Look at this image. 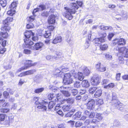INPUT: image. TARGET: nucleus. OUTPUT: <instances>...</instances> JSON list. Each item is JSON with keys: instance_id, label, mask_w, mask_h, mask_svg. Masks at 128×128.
Wrapping results in <instances>:
<instances>
[{"instance_id": "nucleus-45", "label": "nucleus", "mask_w": 128, "mask_h": 128, "mask_svg": "<svg viewBox=\"0 0 128 128\" xmlns=\"http://www.w3.org/2000/svg\"><path fill=\"white\" fill-rule=\"evenodd\" d=\"M82 124L81 122L79 121H78L76 122L75 126L76 127H79L82 126Z\"/></svg>"}, {"instance_id": "nucleus-13", "label": "nucleus", "mask_w": 128, "mask_h": 128, "mask_svg": "<svg viewBox=\"0 0 128 128\" xmlns=\"http://www.w3.org/2000/svg\"><path fill=\"white\" fill-rule=\"evenodd\" d=\"M43 46V44L41 42H37L34 46V49L36 50H39L41 49Z\"/></svg>"}, {"instance_id": "nucleus-10", "label": "nucleus", "mask_w": 128, "mask_h": 128, "mask_svg": "<svg viewBox=\"0 0 128 128\" xmlns=\"http://www.w3.org/2000/svg\"><path fill=\"white\" fill-rule=\"evenodd\" d=\"M100 82L99 78L98 77H93L90 80V83L93 86H97Z\"/></svg>"}, {"instance_id": "nucleus-41", "label": "nucleus", "mask_w": 128, "mask_h": 128, "mask_svg": "<svg viewBox=\"0 0 128 128\" xmlns=\"http://www.w3.org/2000/svg\"><path fill=\"white\" fill-rule=\"evenodd\" d=\"M3 95L4 98H6L9 96V94L8 92L6 91H4L3 93Z\"/></svg>"}, {"instance_id": "nucleus-58", "label": "nucleus", "mask_w": 128, "mask_h": 128, "mask_svg": "<svg viewBox=\"0 0 128 128\" xmlns=\"http://www.w3.org/2000/svg\"><path fill=\"white\" fill-rule=\"evenodd\" d=\"M46 99H45L44 100H43L41 102V103L42 104V105H46L48 104V102L46 101Z\"/></svg>"}, {"instance_id": "nucleus-56", "label": "nucleus", "mask_w": 128, "mask_h": 128, "mask_svg": "<svg viewBox=\"0 0 128 128\" xmlns=\"http://www.w3.org/2000/svg\"><path fill=\"white\" fill-rule=\"evenodd\" d=\"M34 34L32 32V40L34 41H37L38 39V37L37 36H35Z\"/></svg>"}, {"instance_id": "nucleus-31", "label": "nucleus", "mask_w": 128, "mask_h": 128, "mask_svg": "<svg viewBox=\"0 0 128 128\" xmlns=\"http://www.w3.org/2000/svg\"><path fill=\"white\" fill-rule=\"evenodd\" d=\"M55 104L54 102L52 101L50 102L48 104V108L50 109L53 108Z\"/></svg>"}, {"instance_id": "nucleus-49", "label": "nucleus", "mask_w": 128, "mask_h": 128, "mask_svg": "<svg viewBox=\"0 0 128 128\" xmlns=\"http://www.w3.org/2000/svg\"><path fill=\"white\" fill-rule=\"evenodd\" d=\"M61 106H60V105L59 104H57L54 110H55L57 112V111L59 110L61 108Z\"/></svg>"}, {"instance_id": "nucleus-43", "label": "nucleus", "mask_w": 128, "mask_h": 128, "mask_svg": "<svg viewBox=\"0 0 128 128\" xmlns=\"http://www.w3.org/2000/svg\"><path fill=\"white\" fill-rule=\"evenodd\" d=\"M105 58L108 60H112V56L109 53L106 54H105Z\"/></svg>"}, {"instance_id": "nucleus-64", "label": "nucleus", "mask_w": 128, "mask_h": 128, "mask_svg": "<svg viewBox=\"0 0 128 128\" xmlns=\"http://www.w3.org/2000/svg\"><path fill=\"white\" fill-rule=\"evenodd\" d=\"M86 90H80V93L81 94H84L86 92Z\"/></svg>"}, {"instance_id": "nucleus-27", "label": "nucleus", "mask_w": 128, "mask_h": 128, "mask_svg": "<svg viewBox=\"0 0 128 128\" xmlns=\"http://www.w3.org/2000/svg\"><path fill=\"white\" fill-rule=\"evenodd\" d=\"M67 103L69 104H73L74 102V99L72 98H69L66 99Z\"/></svg>"}, {"instance_id": "nucleus-30", "label": "nucleus", "mask_w": 128, "mask_h": 128, "mask_svg": "<svg viewBox=\"0 0 128 128\" xmlns=\"http://www.w3.org/2000/svg\"><path fill=\"white\" fill-rule=\"evenodd\" d=\"M96 103L98 106H100L103 103V100L101 99H98L96 100Z\"/></svg>"}, {"instance_id": "nucleus-40", "label": "nucleus", "mask_w": 128, "mask_h": 128, "mask_svg": "<svg viewBox=\"0 0 128 128\" xmlns=\"http://www.w3.org/2000/svg\"><path fill=\"white\" fill-rule=\"evenodd\" d=\"M38 7L40 9V11H42L44 10H45L46 8V6L45 5L41 4Z\"/></svg>"}, {"instance_id": "nucleus-12", "label": "nucleus", "mask_w": 128, "mask_h": 128, "mask_svg": "<svg viewBox=\"0 0 128 128\" xmlns=\"http://www.w3.org/2000/svg\"><path fill=\"white\" fill-rule=\"evenodd\" d=\"M55 16L53 14L50 15L49 16L48 20V22L50 24H53L56 22Z\"/></svg>"}, {"instance_id": "nucleus-18", "label": "nucleus", "mask_w": 128, "mask_h": 128, "mask_svg": "<svg viewBox=\"0 0 128 128\" xmlns=\"http://www.w3.org/2000/svg\"><path fill=\"white\" fill-rule=\"evenodd\" d=\"M93 42L94 44H96L97 46L98 45L104 42H102L100 38H94L93 40Z\"/></svg>"}, {"instance_id": "nucleus-37", "label": "nucleus", "mask_w": 128, "mask_h": 128, "mask_svg": "<svg viewBox=\"0 0 128 128\" xmlns=\"http://www.w3.org/2000/svg\"><path fill=\"white\" fill-rule=\"evenodd\" d=\"M1 112L4 113H7L10 112V109L9 108H2L1 109Z\"/></svg>"}, {"instance_id": "nucleus-42", "label": "nucleus", "mask_w": 128, "mask_h": 128, "mask_svg": "<svg viewBox=\"0 0 128 128\" xmlns=\"http://www.w3.org/2000/svg\"><path fill=\"white\" fill-rule=\"evenodd\" d=\"M96 118L99 120V121H100L102 120L103 117L101 114L97 113L96 115Z\"/></svg>"}, {"instance_id": "nucleus-46", "label": "nucleus", "mask_w": 128, "mask_h": 128, "mask_svg": "<svg viewBox=\"0 0 128 128\" xmlns=\"http://www.w3.org/2000/svg\"><path fill=\"white\" fill-rule=\"evenodd\" d=\"M54 97V94H48V98L50 100H51Z\"/></svg>"}, {"instance_id": "nucleus-24", "label": "nucleus", "mask_w": 128, "mask_h": 128, "mask_svg": "<svg viewBox=\"0 0 128 128\" xmlns=\"http://www.w3.org/2000/svg\"><path fill=\"white\" fill-rule=\"evenodd\" d=\"M6 114H0V122L4 121L6 117Z\"/></svg>"}, {"instance_id": "nucleus-36", "label": "nucleus", "mask_w": 128, "mask_h": 128, "mask_svg": "<svg viewBox=\"0 0 128 128\" xmlns=\"http://www.w3.org/2000/svg\"><path fill=\"white\" fill-rule=\"evenodd\" d=\"M115 86L114 84L113 83H110L107 85L105 86L104 88H112Z\"/></svg>"}, {"instance_id": "nucleus-11", "label": "nucleus", "mask_w": 128, "mask_h": 128, "mask_svg": "<svg viewBox=\"0 0 128 128\" xmlns=\"http://www.w3.org/2000/svg\"><path fill=\"white\" fill-rule=\"evenodd\" d=\"M87 108L90 110H92L95 105V100L93 99H91L87 103Z\"/></svg>"}, {"instance_id": "nucleus-34", "label": "nucleus", "mask_w": 128, "mask_h": 128, "mask_svg": "<svg viewBox=\"0 0 128 128\" xmlns=\"http://www.w3.org/2000/svg\"><path fill=\"white\" fill-rule=\"evenodd\" d=\"M61 92L64 95L66 96H70V94L68 91L62 90Z\"/></svg>"}, {"instance_id": "nucleus-5", "label": "nucleus", "mask_w": 128, "mask_h": 128, "mask_svg": "<svg viewBox=\"0 0 128 128\" xmlns=\"http://www.w3.org/2000/svg\"><path fill=\"white\" fill-rule=\"evenodd\" d=\"M112 44L114 46L117 44L118 46H124L126 44V41L123 38H116L112 40Z\"/></svg>"}, {"instance_id": "nucleus-15", "label": "nucleus", "mask_w": 128, "mask_h": 128, "mask_svg": "<svg viewBox=\"0 0 128 128\" xmlns=\"http://www.w3.org/2000/svg\"><path fill=\"white\" fill-rule=\"evenodd\" d=\"M82 86L85 88L88 87L90 86V83L87 80H84L82 82Z\"/></svg>"}, {"instance_id": "nucleus-47", "label": "nucleus", "mask_w": 128, "mask_h": 128, "mask_svg": "<svg viewBox=\"0 0 128 128\" xmlns=\"http://www.w3.org/2000/svg\"><path fill=\"white\" fill-rule=\"evenodd\" d=\"M23 52L26 54H28L31 53V51L30 50L25 49L24 50Z\"/></svg>"}, {"instance_id": "nucleus-25", "label": "nucleus", "mask_w": 128, "mask_h": 128, "mask_svg": "<svg viewBox=\"0 0 128 128\" xmlns=\"http://www.w3.org/2000/svg\"><path fill=\"white\" fill-rule=\"evenodd\" d=\"M78 80L80 81L82 80L84 78L83 74L81 72H79L78 73Z\"/></svg>"}, {"instance_id": "nucleus-4", "label": "nucleus", "mask_w": 128, "mask_h": 128, "mask_svg": "<svg viewBox=\"0 0 128 128\" xmlns=\"http://www.w3.org/2000/svg\"><path fill=\"white\" fill-rule=\"evenodd\" d=\"M32 34V32L31 30L26 31L24 33V36L26 38L24 40V42L26 44L28 45V47L29 48L31 47L32 45V41L30 40L29 38L31 36Z\"/></svg>"}, {"instance_id": "nucleus-60", "label": "nucleus", "mask_w": 128, "mask_h": 128, "mask_svg": "<svg viewBox=\"0 0 128 128\" xmlns=\"http://www.w3.org/2000/svg\"><path fill=\"white\" fill-rule=\"evenodd\" d=\"M38 34L39 36H44V32L42 30H40L38 32Z\"/></svg>"}, {"instance_id": "nucleus-62", "label": "nucleus", "mask_w": 128, "mask_h": 128, "mask_svg": "<svg viewBox=\"0 0 128 128\" xmlns=\"http://www.w3.org/2000/svg\"><path fill=\"white\" fill-rule=\"evenodd\" d=\"M114 34L113 33L110 34L108 36V38L109 40H110L113 36Z\"/></svg>"}, {"instance_id": "nucleus-32", "label": "nucleus", "mask_w": 128, "mask_h": 128, "mask_svg": "<svg viewBox=\"0 0 128 128\" xmlns=\"http://www.w3.org/2000/svg\"><path fill=\"white\" fill-rule=\"evenodd\" d=\"M6 0H0V4L3 7H5L6 5Z\"/></svg>"}, {"instance_id": "nucleus-21", "label": "nucleus", "mask_w": 128, "mask_h": 128, "mask_svg": "<svg viewBox=\"0 0 128 128\" xmlns=\"http://www.w3.org/2000/svg\"><path fill=\"white\" fill-rule=\"evenodd\" d=\"M16 13V11L15 10L10 9V10L7 12V14L8 15L12 16H13Z\"/></svg>"}, {"instance_id": "nucleus-44", "label": "nucleus", "mask_w": 128, "mask_h": 128, "mask_svg": "<svg viewBox=\"0 0 128 128\" xmlns=\"http://www.w3.org/2000/svg\"><path fill=\"white\" fill-rule=\"evenodd\" d=\"M26 82L24 81L23 79L20 78L18 83V85L19 86H21L24 83Z\"/></svg>"}, {"instance_id": "nucleus-61", "label": "nucleus", "mask_w": 128, "mask_h": 128, "mask_svg": "<svg viewBox=\"0 0 128 128\" xmlns=\"http://www.w3.org/2000/svg\"><path fill=\"white\" fill-rule=\"evenodd\" d=\"M40 9L38 8H36L34 9L32 12V14H34V13L38 11H40Z\"/></svg>"}, {"instance_id": "nucleus-48", "label": "nucleus", "mask_w": 128, "mask_h": 128, "mask_svg": "<svg viewBox=\"0 0 128 128\" xmlns=\"http://www.w3.org/2000/svg\"><path fill=\"white\" fill-rule=\"evenodd\" d=\"M6 51V49L4 47L3 48H1L0 49V54H3Z\"/></svg>"}, {"instance_id": "nucleus-59", "label": "nucleus", "mask_w": 128, "mask_h": 128, "mask_svg": "<svg viewBox=\"0 0 128 128\" xmlns=\"http://www.w3.org/2000/svg\"><path fill=\"white\" fill-rule=\"evenodd\" d=\"M95 113L93 112H91L90 114L89 115L88 117L90 118H93L94 116Z\"/></svg>"}, {"instance_id": "nucleus-7", "label": "nucleus", "mask_w": 128, "mask_h": 128, "mask_svg": "<svg viewBox=\"0 0 128 128\" xmlns=\"http://www.w3.org/2000/svg\"><path fill=\"white\" fill-rule=\"evenodd\" d=\"M72 75L70 73L66 74L64 75L63 79L64 82L66 84H70L72 82L73 80L71 78Z\"/></svg>"}, {"instance_id": "nucleus-35", "label": "nucleus", "mask_w": 128, "mask_h": 128, "mask_svg": "<svg viewBox=\"0 0 128 128\" xmlns=\"http://www.w3.org/2000/svg\"><path fill=\"white\" fill-rule=\"evenodd\" d=\"M51 33L50 32L48 31H46L45 33L44 34V36L45 38H48L51 36Z\"/></svg>"}, {"instance_id": "nucleus-14", "label": "nucleus", "mask_w": 128, "mask_h": 128, "mask_svg": "<svg viewBox=\"0 0 128 128\" xmlns=\"http://www.w3.org/2000/svg\"><path fill=\"white\" fill-rule=\"evenodd\" d=\"M32 74V71L31 70H28L22 72L18 75V76L20 77L31 74Z\"/></svg>"}, {"instance_id": "nucleus-20", "label": "nucleus", "mask_w": 128, "mask_h": 128, "mask_svg": "<svg viewBox=\"0 0 128 128\" xmlns=\"http://www.w3.org/2000/svg\"><path fill=\"white\" fill-rule=\"evenodd\" d=\"M108 46L107 44H101L100 46V49L102 51H104L107 50Z\"/></svg>"}, {"instance_id": "nucleus-52", "label": "nucleus", "mask_w": 128, "mask_h": 128, "mask_svg": "<svg viewBox=\"0 0 128 128\" xmlns=\"http://www.w3.org/2000/svg\"><path fill=\"white\" fill-rule=\"evenodd\" d=\"M80 84L79 82H76L74 84V87L78 88L80 86Z\"/></svg>"}, {"instance_id": "nucleus-38", "label": "nucleus", "mask_w": 128, "mask_h": 128, "mask_svg": "<svg viewBox=\"0 0 128 128\" xmlns=\"http://www.w3.org/2000/svg\"><path fill=\"white\" fill-rule=\"evenodd\" d=\"M26 62L25 64L26 66H28V68L31 67L32 65L31 64L32 61L29 60H27L26 61Z\"/></svg>"}, {"instance_id": "nucleus-28", "label": "nucleus", "mask_w": 128, "mask_h": 128, "mask_svg": "<svg viewBox=\"0 0 128 128\" xmlns=\"http://www.w3.org/2000/svg\"><path fill=\"white\" fill-rule=\"evenodd\" d=\"M90 72V71L87 68H84L83 70V73L86 76L88 75Z\"/></svg>"}, {"instance_id": "nucleus-6", "label": "nucleus", "mask_w": 128, "mask_h": 128, "mask_svg": "<svg viewBox=\"0 0 128 128\" xmlns=\"http://www.w3.org/2000/svg\"><path fill=\"white\" fill-rule=\"evenodd\" d=\"M114 106L115 108L121 112H123L126 110V108H125V106L118 100L114 104Z\"/></svg>"}, {"instance_id": "nucleus-33", "label": "nucleus", "mask_w": 128, "mask_h": 128, "mask_svg": "<svg viewBox=\"0 0 128 128\" xmlns=\"http://www.w3.org/2000/svg\"><path fill=\"white\" fill-rule=\"evenodd\" d=\"M28 68V66H26L25 65L24 66H22L21 68H19L17 72H20L22 71H23L27 69Z\"/></svg>"}, {"instance_id": "nucleus-16", "label": "nucleus", "mask_w": 128, "mask_h": 128, "mask_svg": "<svg viewBox=\"0 0 128 128\" xmlns=\"http://www.w3.org/2000/svg\"><path fill=\"white\" fill-rule=\"evenodd\" d=\"M97 90L94 94V96L96 98L100 96L102 94V90L100 87H98V88H97Z\"/></svg>"}, {"instance_id": "nucleus-8", "label": "nucleus", "mask_w": 128, "mask_h": 128, "mask_svg": "<svg viewBox=\"0 0 128 128\" xmlns=\"http://www.w3.org/2000/svg\"><path fill=\"white\" fill-rule=\"evenodd\" d=\"M95 68L98 72H103L106 71V68L105 66L101 64L100 62H98L96 65Z\"/></svg>"}, {"instance_id": "nucleus-3", "label": "nucleus", "mask_w": 128, "mask_h": 128, "mask_svg": "<svg viewBox=\"0 0 128 128\" xmlns=\"http://www.w3.org/2000/svg\"><path fill=\"white\" fill-rule=\"evenodd\" d=\"M116 50L118 51L119 54H120L122 56H119L118 59V63L120 64H124L125 62V60L123 58L124 57L128 58V48L126 46H122L121 47H117Z\"/></svg>"}, {"instance_id": "nucleus-1", "label": "nucleus", "mask_w": 128, "mask_h": 128, "mask_svg": "<svg viewBox=\"0 0 128 128\" xmlns=\"http://www.w3.org/2000/svg\"><path fill=\"white\" fill-rule=\"evenodd\" d=\"M13 20L12 17H7L5 20H3V25L1 28V32H0V36L4 39L7 38L8 36L7 32H9L11 29L10 24Z\"/></svg>"}, {"instance_id": "nucleus-39", "label": "nucleus", "mask_w": 128, "mask_h": 128, "mask_svg": "<svg viewBox=\"0 0 128 128\" xmlns=\"http://www.w3.org/2000/svg\"><path fill=\"white\" fill-rule=\"evenodd\" d=\"M54 26L52 25L49 26L47 27V29L50 31H53L54 29Z\"/></svg>"}, {"instance_id": "nucleus-29", "label": "nucleus", "mask_w": 128, "mask_h": 128, "mask_svg": "<svg viewBox=\"0 0 128 128\" xmlns=\"http://www.w3.org/2000/svg\"><path fill=\"white\" fill-rule=\"evenodd\" d=\"M44 90V88H41L35 89L34 92L36 94H39L42 92Z\"/></svg>"}, {"instance_id": "nucleus-9", "label": "nucleus", "mask_w": 128, "mask_h": 128, "mask_svg": "<svg viewBox=\"0 0 128 128\" xmlns=\"http://www.w3.org/2000/svg\"><path fill=\"white\" fill-rule=\"evenodd\" d=\"M39 98L38 97H34L33 98V100L35 101V103L36 104H38L37 108L38 109H43L44 110H46L47 108L46 106H43L38 101Z\"/></svg>"}, {"instance_id": "nucleus-26", "label": "nucleus", "mask_w": 128, "mask_h": 128, "mask_svg": "<svg viewBox=\"0 0 128 128\" xmlns=\"http://www.w3.org/2000/svg\"><path fill=\"white\" fill-rule=\"evenodd\" d=\"M62 108L64 112H68L70 110V106H64L62 107Z\"/></svg>"}, {"instance_id": "nucleus-57", "label": "nucleus", "mask_w": 128, "mask_h": 128, "mask_svg": "<svg viewBox=\"0 0 128 128\" xmlns=\"http://www.w3.org/2000/svg\"><path fill=\"white\" fill-rule=\"evenodd\" d=\"M56 112L58 114L62 116H63L64 115V113L61 110H59L57 111V112Z\"/></svg>"}, {"instance_id": "nucleus-54", "label": "nucleus", "mask_w": 128, "mask_h": 128, "mask_svg": "<svg viewBox=\"0 0 128 128\" xmlns=\"http://www.w3.org/2000/svg\"><path fill=\"white\" fill-rule=\"evenodd\" d=\"M72 92L73 95L75 96L77 94L78 91L76 89H73L72 90Z\"/></svg>"}, {"instance_id": "nucleus-17", "label": "nucleus", "mask_w": 128, "mask_h": 128, "mask_svg": "<svg viewBox=\"0 0 128 128\" xmlns=\"http://www.w3.org/2000/svg\"><path fill=\"white\" fill-rule=\"evenodd\" d=\"M62 40V37L60 36H57L52 41V43L56 44L60 42Z\"/></svg>"}, {"instance_id": "nucleus-19", "label": "nucleus", "mask_w": 128, "mask_h": 128, "mask_svg": "<svg viewBox=\"0 0 128 128\" xmlns=\"http://www.w3.org/2000/svg\"><path fill=\"white\" fill-rule=\"evenodd\" d=\"M99 36H100L99 38L102 42H104L105 41V39L106 38L107 34L106 33H104L99 34Z\"/></svg>"}, {"instance_id": "nucleus-51", "label": "nucleus", "mask_w": 128, "mask_h": 128, "mask_svg": "<svg viewBox=\"0 0 128 128\" xmlns=\"http://www.w3.org/2000/svg\"><path fill=\"white\" fill-rule=\"evenodd\" d=\"M122 78L123 80H128V74L124 75L122 76Z\"/></svg>"}, {"instance_id": "nucleus-53", "label": "nucleus", "mask_w": 128, "mask_h": 128, "mask_svg": "<svg viewBox=\"0 0 128 128\" xmlns=\"http://www.w3.org/2000/svg\"><path fill=\"white\" fill-rule=\"evenodd\" d=\"M6 41L4 40L2 41V42L1 45L2 47H4L6 46Z\"/></svg>"}, {"instance_id": "nucleus-55", "label": "nucleus", "mask_w": 128, "mask_h": 128, "mask_svg": "<svg viewBox=\"0 0 128 128\" xmlns=\"http://www.w3.org/2000/svg\"><path fill=\"white\" fill-rule=\"evenodd\" d=\"M41 15L44 17H47L48 16V13L47 12H44Z\"/></svg>"}, {"instance_id": "nucleus-22", "label": "nucleus", "mask_w": 128, "mask_h": 128, "mask_svg": "<svg viewBox=\"0 0 128 128\" xmlns=\"http://www.w3.org/2000/svg\"><path fill=\"white\" fill-rule=\"evenodd\" d=\"M98 88V87H91L89 90V92L90 94H93L95 92L96 90L97 89V88Z\"/></svg>"}, {"instance_id": "nucleus-23", "label": "nucleus", "mask_w": 128, "mask_h": 128, "mask_svg": "<svg viewBox=\"0 0 128 128\" xmlns=\"http://www.w3.org/2000/svg\"><path fill=\"white\" fill-rule=\"evenodd\" d=\"M17 6V3L16 2H13L9 6V8L11 9L15 10L16 9Z\"/></svg>"}, {"instance_id": "nucleus-63", "label": "nucleus", "mask_w": 128, "mask_h": 128, "mask_svg": "<svg viewBox=\"0 0 128 128\" xmlns=\"http://www.w3.org/2000/svg\"><path fill=\"white\" fill-rule=\"evenodd\" d=\"M58 128H66L65 126L63 124H60L58 125Z\"/></svg>"}, {"instance_id": "nucleus-2", "label": "nucleus", "mask_w": 128, "mask_h": 128, "mask_svg": "<svg viewBox=\"0 0 128 128\" xmlns=\"http://www.w3.org/2000/svg\"><path fill=\"white\" fill-rule=\"evenodd\" d=\"M70 8L67 7H64V9L66 10L63 14V16L69 20L72 19L73 16L72 15L75 14L77 12L76 10L79 8L78 6L75 2H72L70 4Z\"/></svg>"}, {"instance_id": "nucleus-50", "label": "nucleus", "mask_w": 128, "mask_h": 128, "mask_svg": "<svg viewBox=\"0 0 128 128\" xmlns=\"http://www.w3.org/2000/svg\"><path fill=\"white\" fill-rule=\"evenodd\" d=\"M121 74L120 73H117L116 74V79L117 80H120Z\"/></svg>"}]
</instances>
